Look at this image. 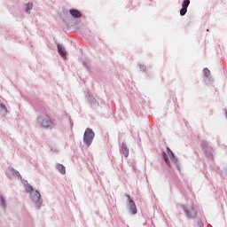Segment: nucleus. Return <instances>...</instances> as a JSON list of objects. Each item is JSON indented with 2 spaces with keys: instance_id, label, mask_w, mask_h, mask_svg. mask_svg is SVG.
<instances>
[{
  "instance_id": "obj_7",
  "label": "nucleus",
  "mask_w": 227,
  "mask_h": 227,
  "mask_svg": "<svg viewBox=\"0 0 227 227\" xmlns=\"http://www.w3.org/2000/svg\"><path fill=\"white\" fill-rule=\"evenodd\" d=\"M184 210L187 217H189V219H192V217H196V210L194 208H192L191 210H187V208L184 207Z\"/></svg>"
},
{
  "instance_id": "obj_10",
  "label": "nucleus",
  "mask_w": 227,
  "mask_h": 227,
  "mask_svg": "<svg viewBox=\"0 0 227 227\" xmlns=\"http://www.w3.org/2000/svg\"><path fill=\"white\" fill-rule=\"evenodd\" d=\"M56 168L58 171H59V173H61V175H65V173H67V169L62 164H57Z\"/></svg>"
},
{
  "instance_id": "obj_9",
  "label": "nucleus",
  "mask_w": 227,
  "mask_h": 227,
  "mask_svg": "<svg viewBox=\"0 0 227 227\" xmlns=\"http://www.w3.org/2000/svg\"><path fill=\"white\" fill-rule=\"evenodd\" d=\"M70 13L72 17H74V19H79L82 17L81 12L75 9L70 10Z\"/></svg>"
},
{
  "instance_id": "obj_16",
  "label": "nucleus",
  "mask_w": 227,
  "mask_h": 227,
  "mask_svg": "<svg viewBox=\"0 0 227 227\" xmlns=\"http://www.w3.org/2000/svg\"><path fill=\"white\" fill-rule=\"evenodd\" d=\"M0 205H2L3 207H6V204L4 203V198L0 197Z\"/></svg>"
},
{
  "instance_id": "obj_6",
  "label": "nucleus",
  "mask_w": 227,
  "mask_h": 227,
  "mask_svg": "<svg viewBox=\"0 0 227 227\" xmlns=\"http://www.w3.org/2000/svg\"><path fill=\"white\" fill-rule=\"evenodd\" d=\"M41 125L45 129H49V127H52L54 125V122L51 120L43 119Z\"/></svg>"
},
{
  "instance_id": "obj_1",
  "label": "nucleus",
  "mask_w": 227,
  "mask_h": 227,
  "mask_svg": "<svg viewBox=\"0 0 227 227\" xmlns=\"http://www.w3.org/2000/svg\"><path fill=\"white\" fill-rule=\"evenodd\" d=\"M163 157L165 159L166 164H168L169 168H176L177 169H180V166L178 165V159L175 157V154L173 152H171V149L167 148V154L164 153Z\"/></svg>"
},
{
  "instance_id": "obj_3",
  "label": "nucleus",
  "mask_w": 227,
  "mask_h": 227,
  "mask_svg": "<svg viewBox=\"0 0 227 227\" xmlns=\"http://www.w3.org/2000/svg\"><path fill=\"white\" fill-rule=\"evenodd\" d=\"M32 200L34 201V203H35L38 208L42 207V195H40V192L38 191H35L32 195Z\"/></svg>"
},
{
  "instance_id": "obj_11",
  "label": "nucleus",
  "mask_w": 227,
  "mask_h": 227,
  "mask_svg": "<svg viewBox=\"0 0 227 227\" xmlns=\"http://www.w3.org/2000/svg\"><path fill=\"white\" fill-rule=\"evenodd\" d=\"M121 152H122L124 157H129V149L127 148V145H125V143H122Z\"/></svg>"
},
{
  "instance_id": "obj_17",
  "label": "nucleus",
  "mask_w": 227,
  "mask_h": 227,
  "mask_svg": "<svg viewBox=\"0 0 227 227\" xmlns=\"http://www.w3.org/2000/svg\"><path fill=\"white\" fill-rule=\"evenodd\" d=\"M199 225H200V227H203V223L200 222V223H199Z\"/></svg>"
},
{
  "instance_id": "obj_5",
  "label": "nucleus",
  "mask_w": 227,
  "mask_h": 227,
  "mask_svg": "<svg viewBox=\"0 0 227 227\" xmlns=\"http://www.w3.org/2000/svg\"><path fill=\"white\" fill-rule=\"evenodd\" d=\"M128 199L129 203V210L133 215L137 214V208L136 207V204L134 203L132 199H130V196H128Z\"/></svg>"
},
{
  "instance_id": "obj_8",
  "label": "nucleus",
  "mask_w": 227,
  "mask_h": 227,
  "mask_svg": "<svg viewBox=\"0 0 227 227\" xmlns=\"http://www.w3.org/2000/svg\"><path fill=\"white\" fill-rule=\"evenodd\" d=\"M58 51H59V54L62 58H67V51L63 48V46H61V44H58Z\"/></svg>"
},
{
  "instance_id": "obj_13",
  "label": "nucleus",
  "mask_w": 227,
  "mask_h": 227,
  "mask_svg": "<svg viewBox=\"0 0 227 227\" xmlns=\"http://www.w3.org/2000/svg\"><path fill=\"white\" fill-rule=\"evenodd\" d=\"M32 8H33V4L28 3L27 4L25 10L26 12H29Z\"/></svg>"
},
{
  "instance_id": "obj_4",
  "label": "nucleus",
  "mask_w": 227,
  "mask_h": 227,
  "mask_svg": "<svg viewBox=\"0 0 227 227\" xmlns=\"http://www.w3.org/2000/svg\"><path fill=\"white\" fill-rule=\"evenodd\" d=\"M191 4V0H184L182 3V9L180 10V15L184 17L187 13V8Z\"/></svg>"
},
{
  "instance_id": "obj_12",
  "label": "nucleus",
  "mask_w": 227,
  "mask_h": 227,
  "mask_svg": "<svg viewBox=\"0 0 227 227\" xmlns=\"http://www.w3.org/2000/svg\"><path fill=\"white\" fill-rule=\"evenodd\" d=\"M1 107V111H3L4 114H6V113H8V110H6V106L3 104L0 105Z\"/></svg>"
},
{
  "instance_id": "obj_15",
  "label": "nucleus",
  "mask_w": 227,
  "mask_h": 227,
  "mask_svg": "<svg viewBox=\"0 0 227 227\" xmlns=\"http://www.w3.org/2000/svg\"><path fill=\"white\" fill-rule=\"evenodd\" d=\"M26 191H27V192H33V186H31V185H27L26 186Z\"/></svg>"
},
{
  "instance_id": "obj_2",
  "label": "nucleus",
  "mask_w": 227,
  "mask_h": 227,
  "mask_svg": "<svg viewBox=\"0 0 227 227\" xmlns=\"http://www.w3.org/2000/svg\"><path fill=\"white\" fill-rule=\"evenodd\" d=\"M93 137H95V133L90 129H87L83 135V142L87 146H90L93 143Z\"/></svg>"
},
{
  "instance_id": "obj_14",
  "label": "nucleus",
  "mask_w": 227,
  "mask_h": 227,
  "mask_svg": "<svg viewBox=\"0 0 227 227\" xmlns=\"http://www.w3.org/2000/svg\"><path fill=\"white\" fill-rule=\"evenodd\" d=\"M203 72L205 77H210V70H208V68H205Z\"/></svg>"
}]
</instances>
